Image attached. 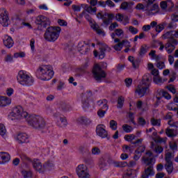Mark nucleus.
I'll return each instance as SVG.
<instances>
[{
  "mask_svg": "<svg viewBox=\"0 0 178 178\" xmlns=\"http://www.w3.org/2000/svg\"><path fill=\"white\" fill-rule=\"evenodd\" d=\"M90 28L97 33V34H99V35H105V32L99 27V25L95 22V21H93L92 23L90 24Z\"/></svg>",
  "mask_w": 178,
  "mask_h": 178,
  "instance_id": "nucleus-18",
  "label": "nucleus"
},
{
  "mask_svg": "<svg viewBox=\"0 0 178 178\" xmlns=\"http://www.w3.org/2000/svg\"><path fill=\"white\" fill-rule=\"evenodd\" d=\"M15 138L19 144L29 143V136L24 133L19 134L15 136Z\"/></svg>",
  "mask_w": 178,
  "mask_h": 178,
  "instance_id": "nucleus-19",
  "label": "nucleus"
},
{
  "mask_svg": "<svg viewBox=\"0 0 178 178\" xmlns=\"http://www.w3.org/2000/svg\"><path fill=\"white\" fill-rule=\"evenodd\" d=\"M90 45L91 42L90 41L80 42L78 44V51L83 54H87L90 51Z\"/></svg>",
  "mask_w": 178,
  "mask_h": 178,
  "instance_id": "nucleus-14",
  "label": "nucleus"
},
{
  "mask_svg": "<svg viewBox=\"0 0 178 178\" xmlns=\"http://www.w3.org/2000/svg\"><path fill=\"white\" fill-rule=\"evenodd\" d=\"M123 34H124V32L122 29H118L115 30V35H117L118 37H122Z\"/></svg>",
  "mask_w": 178,
  "mask_h": 178,
  "instance_id": "nucleus-64",
  "label": "nucleus"
},
{
  "mask_svg": "<svg viewBox=\"0 0 178 178\" xmlns=\"http://www.w3.org/2000/svg\"><path fill=\"white\" fill-rule=\"evenodd\" d=\"M12 104V99L5 96H0V106H8Z\"/></svg>",
  "mask_w": 178,
  "mask_h": 178,
  "instance_id": "nucleus-24",
  "label": "nucleus"
},
{
  "mask_svg": "<svg viewBox=\"0 0 178 178\" xmlns=\"http://www.w3.org/2000/svg\"><path fill=\"white\" fill-rule=\"evenodd\" d=\"M151 149L154 151L156 154H162L163 152V147L158 145H155V143L152 142Z\"/></svg>",
  "mask_w": 178,
  "mask_h": 178,
  "instance_id": "nucleus-26",
  "label": "nucleus"
},
{
  "mask_svg": "<svg viewBox=\"0 0 178 178\" xmlns=\"http://www.w3.org/2000/svg\"><path fill=\"white\" fill-rule=\"evenodd\" d=\"M76 173L78 178H91L88 168L83 164H80L76 167Z\"/></svg>",
  "mask_w": 178,
  "mask_h": 178,
  "instance_id": "nucleus-8",
  "label": "nucleus"
},
{
  "mask_svg": "<svg viewBox=\"0 0 178 178\" xmlns=\"http://www.w3.org/2000/svg\"><path fill=\"white\" fill-rule=\"evenodd\" d=\"M109 49V47H108V45L104 44L102 45L99 47V51H94V55L95 57L97 58V56H99V59H104L105 58V52Z\"/></svg>",
  "mask_w": 178,
  "mask_h": 178,
  "instance_id": "nucleus-17",
  "label": "nucleus"
},
{
  "mask_svg": "<svg viewBox=\"0 0 178 178\" xmlns=\"http://www.w3.org/2000/svg\"><path fill=\"white\" fill-rule=\"evenodd\" d=\"M60 124H58L60 127H66L67 126V120L65 118H60Z\"/></svg>",
  "mask_w": 178,
  "mask_h": 178,
  "instance_id": "nucleus-45",
  "label": "nucleus"
},
{
  "mask_svg": "<svg viewBox=\"0 0 178 178\" xmlns=\"http://www.w3.org/2000/svg\"><path fill=\"white\" fill-rule=\"evenodd\" d=\"M178 44V40L176 39H170L168 40L167 43L165 44V49L166 52L170 55L173 53V51L176 49V45Z\"/></svg>",
  "mask_w": 178,
  "mask_h": 178,
  "instance_id": "nucleus-11",
  "label": "nucleus"
},
{
  "mask_svg": "<svg viewBox=\"0 0 178 178\" xmlns=\"http://www.w3.org/2000/svg\"><path fill=\"white\" fill-rule=\"evenodd\" d=\"M146 13L148 16H154L159 13V4L154 3L152 5H147Z\"/></svg>",
  "mask_w": 178,
  "mask_h": 178,
  "instance_id": "nucleus-13",
  "label": "nucleus"
},
{
  "mask_svg": "<svg viewBox=\"0 0 178 178\" xmlns=\"http://www.w3.org/2000/svg\"><path fill=\"white\" fill-rule=\"evenodd\" d=\"M32 165L33 167V169L35 170H37V172H41L42 170V164L41 163V161L38 159H34L31 161Z\"/></svg>",
  "mask_w": 178,
  "mask_h": 178,
  "instance_id": "nucleus-20",
  "label": "nucleus"
},
{
  "mask_svg": "<svg viewBox=\"0 0 178 178\" xmlns=\"http://www.w3.org/2000/svg\"><path fill=\"white\" fill-rule=\"evenodd\" d=\"M175 155L171 152H167L165 154V162H172V158H173Z\"/></svg>",
  "mask_w": 178,
  "mask_h": 178,
  "instance_id": "nucleus-50",
  "label": "nucleus"
},
{
  "mask_svg": "<svg viewBox=\"0 0 178 178\" xmlns=\"http://www.w3.org/2000/svg\"><path fill=\"white\" fill-rule=\"evenodd\" d=\"M127 163L124 161H121V162H114V166L115 168H124L127 166Z\"/></svg>",
  "mask_w": 178,
  "mask_h": 178,
  "instance_id": "nucleus-41",
  "label": "nucleus"
},
{
  "mask_svg": "<svg viewBox=\"0 0 178 178\" xmlns=\"http://www.w3.org/2000/svg\"><path fill=\"white\" fill-rule=\"evenodd\" d=\"M167 90L170 91V92H172V94H176V88H175V86L173 85H169L166 86Z\"/></svg>",
  "mask_w": 178,
  "mask_h": 178,
  "instance_id": "nucleus-57",
  "label": "nucleus"
},
{
  "mask_svg": "<svg viewBox=\"0 0 178 178\" xmlns=\"http://www.w3.org/2000/svg\"><path fill=\"white\" fill-rule=\"evenodd\" d=\"M110 127L112 130H116L118 129V122L112 120L110 121Z\"/></svg>",
  "mask_w": 178,
  "mask_h": 178,
  "instance_id": "nucleus-53",
  "label": "nucleus"
},
{
  "mask_svg": "<svg viewBox=\"0 0 178 178\" xmlns=\"http://www.w3.org/2000/svg\"><path fill=\"white\" fill-rule=\"evenodd\" d=\"M9 23H10V21L8 15V11L5 10V8L0 9V24H1L3 27H8Z\"/></svg>",
  "mask_w": 178,
  "mask_h": 178,
  "instance_id": "nucleus-9",
  "label": "nucleus"
},
{
  "mask_svg": "<svg viewBox=\"0 0 178 178\" xmlns=\"http://www.w3.org/2000/svg\"><path fill=\"white\" fill-rule=\"evenodd\" d=\"M17 80L21 86L30 87V86H33V84H34V79H33V76L24 70H20L18 72Z\"/></svg>",
  "mask_w": 178,
  "mask_h": 178,
  "instance_id": "nucleus-5",
  "label": "nucleus"
},
{
  "mask_svg": "<svg viewBox=\"0 0 178 178\" xmlns=\"http://www.w3.org/2000/svg\"><path fill=\"white\" fill-rule=\"evenodd\" d=\"M92 74L94 79L97 81H101L102 79H105L106 77V73L102 68L101 67V65L96 64L92 70Z\"/></svg>",
  "mask_w": 178,
  "mask_h": 178,
  "instance_id": "nucleus-7",
  "label": "nucleus"
},
{
  "mask_svg": "<svg viewBox=\"0 0 178 178\" xmlns=\"http://www.w3.org/2000/svg\"><path fill=\"white\" fill-rule=\"evenodd\" d=\"M10 161V155L7 152H0V165H3Z\"/></svg>",
  "mask_w": 178,
  "mask_h": 178,
  "instance_id": "nucleus-21",
  "label": "nucleus"
},
{
  "mask_svg": "<svg viewBox=\"0 0 178 178\" xmlns=\"http://www.w3.org/2000/svg\"><path fill=\"white\" fill-rule=\"evenodd\" d=\"M169 145L172 151H177V147H178L177 140L170 142Z\"/></svg>",
  "mask_w": 178,
  "mask_h": 178,
  "instance_id": "nucleus-35",
  "label": "nucleus"
},
{
  "mask_svg": "<svg viewBox=\"0 0 178 178\" xmlns=\"http://www.w3.org/2000/svg\"><path fill=\"white\" fill-rule=\"evenodd\" d=\"M154 175H155L154 166L149 165V167L145 170V174L142 175L141 178H148L149 176H154Z\"/></svg>",
  "mask_w": 178,
  "mask_h": 178,
  "instance_id": "nucleus-23",
  "label": "nucleus"
},
{
  "mask_svg": "<svg viewBox=\"0 0 178 178\" xmlns=\"http://www.w3.org/2000/svg\"><path fill=\"white\" fill-rule=\"evenodd\" d=\"M156 66L158 69H160V70H162V69H165V63L163 61L158 62Z\"/></svg>",
  "mask_w": 178,
  "mask_h": 178,
  "instance_id": "nucleus-63",
  "label": "nucleus"
},
{
  "mask_svg": "<svg viewBox=\"0 0 178 178\" xmlns=\"http://www.w3.org/2000/svg\"><path fill=\"white\" fill-rule=\"evenodd\" d=\"M124 16V15L123 14H120L118 13L115 15V19L117 20V22H123V17Z\"/></svg>",
  "mask_w": 178,
  "mask_h": 178,
  "instance_id": "nucleus-61",
  "label": "nucleus"
},
{
  "mask_svg": "<svg viewBox=\"0 0 178 178\" xmlns=\"http://www.w3.org/2000/svg\"><path fill=\"white\" fill-rule=\"evenodd\" d=\"M14 58H26V53L24 51H20L15 53L13 55Z\"/></svg>",
  "mask_w": 178,
  "mask_h": 178,
  "instance_id": "nucleus-48",
  "label": "nucleus"
},
{
  "mask_svg": "<svg viewBox=\"0 0 178 178\" xmlns=\"http://www.w3.org/2000/svg\"><path fill=\"white\" fill-rule=\"evenodd\" d=\"M62 29L59 26H49L44 33V40L49 42H55L59 38Z\"/></svg>",
  "mask_w": 178,
  "mask_h": 178,
  "instance_id": "nucleus-3",
  "label": "nucleus"
},
{
  "mask_svg": "<svg viewBox=\"0 0 178 178\" xmlns=\"http://www.w3.org/2000/svg\"><path fill=\"white\" fill-rule=\"evenodd\" d=\"M54 70L51 65H41L36 72L35 76L42 81H48L54 77Z\"/></svg>",
  "mask_w": 178,
  "mask_h": 178,
  "instance_id": "nucleus-1",
  "label": "nucleus"
},
{
  "mask_svg": "<svg viewBox=\"0 0 178 178\" xmlns=\"http://www.w3.org/2000/svg\"><path fill=\"white\" fill-rule=\"evenodd\" d=\"M124 176L126 177L133 178V177H134V171H133V170H131V169H128L127 170V172H125Z\"/></svg>",
  "mask_w": 178,
  "mask_h": 178,
  "instance_id": "nucleus-49",
  "label": "nucleus"
},
{
  "mask_svg": "<svg viewBox=\"0 0 178 178\" xmlns=\"http://www.w3.org/2000/svg\"><path fill=\"white\" fill-rule=\"evenodd\" d=\"M106 127L104 124L97 125L96 128V133L99 137L102 138H106L108 137V131L105 129Z\"/></svg>",
  "mask_w": 178,
  "mask_h": 178,
  "instance_id": "nucleus-16",
  "label": "nucleus"
},
{
  "mask_svg": "<svg viewBox=\"0 0 178 178\" xmlns=\"http://www.w3.org/2000/svg\"><path fill=\"white\" fill-rule=\"evenodd\" d=\"M122 24L126 26V24H129L130 23V18L127 15H124L122 21Z\"/></svg>",
  "mask_w": 178,
  "mask_h": 178,
  "instance_id": "nucleus-55",
  "label": "nucleus"
},
{
  "mask_svg": "<svg viewBox=\"0 0 178 178\" xmlns=\"http://www.w3.org/2000/svg\"><path fill=\"white\" fill-rule=\"evenodd\" d=\"M10 116L17 120L26 119V118L29 116V113L24 111L23 107L21 106H17L13 109V111L10 113ZM12 120H13V118H12Z\"/></svg>",
  "mask_w": 178,
  "mask_h": 178,
  "instance_id": "nucleus-6",
  "label": "nucleus"
},
{
  "mask_svg": "<svg viewBox=\"0 0 178 178\" xmlns=\"http://www.w3.org/2000/svg\"><path fill=\"white\" fill-rule=\"evenodd\" d=\"M168 124L171 126V127H178V121L169 120Z\"/></svg>",
  "mask_w": 178,
  "mask_h": 178,
  "instance_id": "nucleus-62",
  "label": "nucleus"
},
{
  "mask_svg": "<svg viewBox=\"0 0 178 178\" xmlns=\"http://www.w3.org/2000/svg\"><path fill=\"white\" fill-rule=\"evenodd\" d=\"M3 44L5 45V47H6V48L10 49L12 48V47H13L15 42H13V39H12V37L6 35L4 36V39L3 40Z\"/></svg>",
  "mask_w": 178,
  "mask_h": 178,
  "instance_id": "nucleus-22",
  "label": "nucleus"
},
{
  "mask_svg": "<svg viewBox=\"0 0 178 178\" xmlns=\"http://www.w3.org/2000/svg\"><path fill=\"white\" fill-rule=\"evenodd\" d=\"M129 31H130L131 34H137L138 33V29L137 28H134V26H129Z\"/></svg>",
  "mask_w": 178,
  "mask_h": 178,
  "instance_id": "nucleus-59",
  "label": "nucleus"
},
{
  "mask_svg": "<svg viewBox=\"0 0 178 178\" xmlns=\"http://www.w3.org/2000/svg\"><path fill=\"white\" fill-rule=\"evenodd\" d=\"M108 101L106 99L99 100L97 102V105L102 106V109H105L108 111Z\"/></svg>",
  "mask_w": 178,
  "mask_h": 178,
  "instance_id": "nucleus-28",
  "label": "nucleus"
},
{
  "mask_svg": "<svg viewBox=\"0 0 178 178\" xmlns=\"http://www.w3.org/2000/svg\"><path fill=\"white\" fill-rule=\"evenodd\" d=\"M151 123L152 126H161V120H156L155 118L151 119Z\"/></svg>",
  "mask_w": 178,
  "mask_h": 178,
  "instance_id": "nucleus-54",
  "label": "nucleus"
},
{
  "mask_svg": "<svg viewBox=\"0 0 178 178\" xmlns=\"http://www.w3.org/2000/svg\"><path fill=\"white\" fill-rule=\"evenodd\" d=\"M160 94H161L162 97L165 99H172V96L166 91L162 90L160 91Z\"/></svg>",
  "mask_w": 178,
  "mask_h": 178,
  "instance_id": "nucleus-42",
  "label": "nucleus"
},
{
  "mask_svg": "<svg viewBox=\"0 0 178 178\" xmlns=\"http://www.w3.org/2000/svg\"><path fill=\"white\" fill-rule=\"evenodd\" d=\"M153 81L154 83H155V84H157L158 86H162V84H163V83L166 81V80L162 79V78H161L159 75V76L154 77Z\"/></svg>",
  "mask_w": 178,
  "mask_h": 178,
  "instance_id": "nucleus-33",
  "label": "nucleus"
},
{
  "mask_svg": "<svg viewBox=\"0 0 178 178\" xmlns=\"http://www.w3.org/2000/svg\"><path fill=\"white\" fill-rule=\"evenodd\" d=\"M108 164L106 163V161L104 159H100L99 162V168L100 169H105V168H106V165Z\"/></svg>",
  "mask_w": 178,
  "mask_h": 178,
  "instance_id": "nucleus-46",
  "label": "nucleus"
},
{
  "mask_svg": "<svg viewBox=\"0 0 178 178\" xmlns=\"http://www.w3.org/2000/svg\"><path fill=\"white\" fill-rule=\"evenodd\" d=\"M136 9L138 10H143V12H147V4L144 6V4L139 3L136 5Z\"/></svg>",
  "mask_w": 178,
  "mask_h": 178,
  "instance_id": "nucleus-43",
  "label": "nucleus"
},
{
  "mask_svg": "<svg viewBox=\"0 0 178 178\" xmlns=\"http://www.w3.org/2000/svg\"><path fill=\"white\" fill-rule=\"evenodd\" d=\"M26 122L29 126L34 129H44L45 127V120L40 115H32L26 118Z\"/></svg>",
  "mask_w": 178,
  "mask_h": 178,
  "instance_id": "nucleus-4",
  "label": "nucleus"
},
{
  "mask_svg": "<svg viewBox=\"0 0 178 178\" xmlns=\"http://www.w3.org/2000/svg\"><path fill=\"white\" fill-rule=\"evenodd\" d=\"M35 23L38 26H41L42 29H47V27L51 24L49 19L44 15H38L36 17Z\"/></svg>",
  "mask_w": 178,
  "mask_h": 178,
  "instance_id": "nucleus-10",
  "label": "nucleus"
},
{
  "mask_svg": "<svg viewBox=\"0 0 178 178\" xmlns=\"http://www.w3.org/2000/svg\"><path fill=\"white\" fill-rule=\"evenodd\" d=\"M22 173L24 178H30L31 177V176H33V173L31 172V171L23 170Z\"/></svg>",
  "mask_w": 178,
  "mask_h": 178,
  "instance_id": "nucleus-51",
  "label": "nucleus"
},
{
  "mask_svg": "<svg viewBox=\"0 0 178 178\" xmlns=\"http://www.w3.org/2000/svg\"><path fill=\"white\" fill-rule=\"evenodd\" d=\"M86 12H88V13H90V15H95V13H97V8L95 7L92 8L86 5Z\"/></svg>",
  "mask_w": 178,
  "mask_h": 178,
  "instance_id": "nucleus-37",
  "label": "nucleus"
},
{
  "mask_svg": "<svg viewBox=\"0 0 178 178\" xmlns=\"http://www.w3.org/2000/svg\"><path fill=\"white\" fill-rule=\"evenodd\" d=\"M13 58H15V57L13 56H12V54H9L5 56L4 60L7 63H13V62H14Z\"/></svg>",
  "mask_w": 178,
  "mask_h": 178,
  "instance_id": "nucleus-40",
  "label": "nucleus"
},
{
  "mask_svg": "<svg viewBox=\"0 0 178 178\" xmlns=\"http://www.w3.org/2000/svg\"><path fill=\"white\" fill-rule=\"evenodd\" d=\"M167 24H168V23H166L165 22H162V23L158 24L156 26V33H161V31H162L165 29V26Z\"/></svg>",
  "mask_w": 178,
  "mask_h": 178,
  "instance_id": "nucleus-34",
  "label": "nucleus"
},
{
  "mask_svg": "<svg viewBox=\"0 0 178 178\" xmlns=\"http://www.w3.org/2000/svg\"><path fill=\"white\" fill-rule=\"evenodd\" d=\"M152 80V77L150 74H145L141 83L138 86L135 92H136L139 97H144L147 92H149Z\"/></svg>",
  "mask_w": 178,
  "mask_h": 178,
  "instance_id": "nucleus-2",
  "label": "nucleus"
},
{
  "mask_svg": "<svg viewBox=\"0 0 178 178\" xmlns=\"http://www.w3.org/2000/svg\"><path fill=\"white\" fill-rule=\"evenodd\" d=\"M82 15L84 16L85 19H86V20H88V22L90 23H92L94 21V19H92V18H91V17L90 16V15L87 14L86 13H82Z\"/></svg>",
  "mask_w": 178,
  "mask_h": 178,
  "instance_id": "nucleus-56",
  "label": "nucleus"
},
{
  "mask_svg": "<svg viewBox=\"0 0 178 178\" xmlns=\"http://www.w3.org/2000/svg\"><path fill=\"white\" fill-rule=\"evenodd\" d=\"M148 51V47H147V45H143L140 47V50L138 53V56L139 58H143V56H144V55H145V54Z\"/></svg>",
  "mask_w": 178,
  "mask_h": 178,
  "instance_id": "nucleus-32",
  "label": "nucleus"
},
{
  "mask_svg": "<svg viewBox=\"0 0 178 178\" xmlns=\"http://www.w3.org/2000/svg\"><path fill=\"white\" fill-rule=\"evenodd\" d=\"M173 33H175L174 31H168V32H166L165 33H164L161 36V38H163V40H172V39H174L173 38Z\"/></svg>",
  "mask_w": 178,
  "mask_h": 178,
  "instance_id": "nucleus-31",
  "label": "nucleus"
},
{
  "mask_svg": "<svg viewBox=\"0 0 178 178\" xmlns=\"http://www.w3.org/2000/svg\"><path fill=\"white\" fill-rule=\"evenodd\" d=\"M92 155H99L101 154V149L98 147H93L92 149Z\"/></svg>",
  "mask_w": 178,
  "mask_h": 178,
  "instance_id": "nucleus-60",
  "label": "nucleus"
},
{
  "mask_svg": "<svg viewBox=\"0 0 178 178\" xmlns=\"http://www.w3.org/2000/svg\"><path fill=\"white\" fill-rule=\"evenodd\" d=\"M132 5L133 3H131L123 2L120 5V9H122V10H131Z\"/></svg>",
  "mask_w": 178,
  "mask_h": 178,
  "instance_id": "nucleus-30",
  "label": "nucleus"
},
{
  "mask_svg": "<svg viewBox=\"0 0 178 178\" xmlns=\"http://www.w3.org/2000/svg\"><path fill=\"white\" fill-rule=\"evenodd\" d=\"M122 130L125 133H131V131L133 130V127H131V126L128 125V124H124V125H122Z\"/></svg>",
  "mask_w": 178,
  "mask_h": 178,
  "instance_id": "nucleus-44",
  "label": "nucleus"
},
{
  "mask_svg": "<svg viewBox=\"0 0 178 178\" xmlns=\"http://www.w3.org/2000/svg\"><path fill=\"white\" fill-rule=\"evenodd\" d=\"M124 138L126 141L131 143V141L136 138V136H134V134L125 135Z\"/></svg>",
  "mask_w": 178,
  "mask_h": 178,
  "instance_id": "nucleus-47",
  "label": "nucleus"
},
{
  "mask_svg": "<svg viewBox=\"0 0 178 178\" xmlns=\"http://www.w3.org/2000/svg\"><path fill=\"white\" fill-rule=\"evenodd\" d=\"M124 104V97H123L122 96L119 97L118 99L117 108H118L119 109L123 108Z\"/></svg>",
  "mask_w": 178,
  "mask_h": 178,
  "instance_id": "nucleus-36",
  "label": "nucleus"
},
{
  "mask_svg": "<svg viewBox=\"0 0 178 178\" xmlns=\"http://www.w3.org/2000/svg\"><path fill=\"white\" fill-rule=\"evenodd\" d=\"M157 134H158L156 132H153V136H154L152 137L153 141L157 144H165V143H166V139L165 138H161L160 136H158Z\"/></svg>",
  "mask_w": 178,
  "mask_h": 178,
  "instance_id": "nucleus-25",
  "label": "nucleus"
},
{
  "mask_svg": "<svg viewBox=\"0 0 178 178\" xmlns=\"http://www.w3.org/2000/svg\"><path fill=\"white\" fill-rule=\"evenodd\" d=\"M4 134H6V128L5 125L0 124V136H3Z\"/></svg>",
  "mask_w": 178,
  "mask_h": 178,
  "instance_id": "nucleus-58",
  "label": "nucleus"
},
{
  "mask_svg": "<svg viewBox=\"0 0 178 178\" xmlns=\"http://www.w3.org/2000/svg\"><path fill=\"white\" fill-rule=\"evenodd\" d=\"M97 19H102L104 24L108 26L113 20V17L115 15L113 14H108V13H105L102 14V13H98L97 14Z\"/></svg>",
  "mask_w": 178,
  "mask_h": 178,
  "instance_id": "nucleus-12",
  "label": "nucleus"
},
{
  "mask_svg": "<svg viewBox=\"0 0 178 178\" xmlns=\"http://www.w3.org/2000/svg\"><path fill=\"white\" fill-rule=\"evenodd\" d=\"M113 48L115 51H122V48H123V43H122V42L116 44L115 45H114V46L113 47Z\"/></svg>",
  "mask_w": 178,
  "mask_h": 178,
  "instance_id": "nucleus-52",
  "label": "nucleus"
},
{
  "mask_svg": "<svg viewBox=\"0 0 178 178\" xmlns=\"http://www.w3.org/2000/svg\"><path fill=\"white\" fill-rule=\"evenodd\" d=\"M90 102H92V101H90L88 99L82 101V106L85 111L90 108Z\"/></svg>",
  "mask_w": 178,
  "mask_h": 178,
  "instance_id": "nucleus-38",
  "label": "nucleus"
},
{
  "mask_svg": "<svg viewBox=\"0 0 178 178\" xmlns=\"http://www.w3.org/2000/svg\"><path fill=\"white\" fill-rule=\"evenodd\" d=\"M165 134L168 137H176L177 136V130L173 129H167Z\"/></svg>",
  "mask_w": 178,
  "mask_h": 178,
  "instance_id": "nucleus-27",
  "label": "nucleus"
},
{
  "mask_svg": "<svg viewBox=\"0 0 178 178\" xmlns=\"http://www.w3.org/2000/svg\"><path fill=\"white\" fill-rule=\"evenodd\" d=\"M142 159L146 166H152L155 163V159L152 157L151 151H147Z\"/></svg>",
  "mask_w": 178,
  "mask_h": 178,
  "instance_id": "nucleus-15",
  "label": "nucleus"
},
{
  "mask_svg": "<svg viewBox=\"0 0 178 178\" xmlns=\"http://www.w3.org/2000/svg\"><path fill=\"white\" fill-rule=\"evenodd\" d=\"M149 56H150L152 59H154L155 60H159V56L156 55V51L155 50H152L149 53Z\"/></svg>",
  "mask_w": 178,
  "mask_h": 178,
  "instance_id": "nucleus-39",
  "label": "nucleus"
},
{
  "mask_svg": "<svg viewBox=\"0 0 178 178\" xmlns=\"http://www.w3.org/2000/svg\"><path fill=\"white\" fill-rule=\"evenodd\" d=\"M165 168L168 173L170 175L173 172V163L172 161H166Z\"/></svg>",
  "mask_w": 178,
  "mask_h": 178,
  "instance_id": "nucleus-29",
  "label": "nucleus"
}]
</instances>
